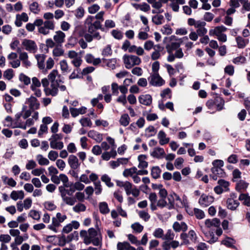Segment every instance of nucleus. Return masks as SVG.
Instances as JSON below:
<instances>
[{
	"label": "nucleus",
	"instance_id": "nucleus-33",
	"mask_svg": "<svg viewBox=\"0 0 250 250\" xmlns=\"http://www.w3.org/2000/svg\"><path fill=\"white\" fill-rule=\"evenodd\" d=\"M132 6L136 9H140L144 12H147L150 9V6L146 3L143 4L132 3Z\"/></svg>",
	"mask_w": 250,
	"mask_h": 250
},
{
	"label": "nucleus",
	"instance_id": "nucleus-32",
	"mask_svg": "<svg viewBox=\"0 0 250 250\" xmlns=\"http://www.w3.org/2000/svg\"><path fill=\"white\" fill-rule=\"evenodd\" d=\"M130 120V117L127 114H124L121 116L119 122L121 125L126 126L129 125Z\"/></svg>",
	"mask_w": 250,
	"mask_h": 250
},
{
	"label": "nucleus",
	"instance_id": "nucleus-14",
	"mask_svg": "<svg viewBox=\"0 0 250 250\" xmlns=\"http://www.w3.org/2000/svg\"><path fill=\"white\" fill-rule=\"evenodd\" d=\"M68 163L72 169H76L80 166V163L77 157L74 155H70L68 159Z\"/></svg>",
	"mask_w": 250,
	"mask_h": 250
},
{
	"label": "nucleus",
	"instance_id": "nucleus-40",
	"mask_svg": "<svg viewBox=\"0 0 250 250\" xmlns=\"http://www.w3.org/2000/svg\"><path fill=\"white\" fill-rule=\"evenodd\" d=\"M218 184L220 186L222 187L225 191L229 190V183L225 180L220 179L218 181Z\"/></svg>",
	"mask_w": 250,
	"mask_h": 250
},
{
	"label": "nucleus",
	"instance_id": "nucleus-42",
	"mask_svg": "<svg viewBox=\"0 0 250 250\" xmlns=\"http://www.w3.org/2000/svg\"><path fill=\"white\" fill-rule=\"evenodd\" d=\"M137 169L135 167H133L129 169H125L123 172V175L125 177L132 176L134 173H136Z\"/></svg>",
	"mask_w": 250,
	"mask_h": 250
},
{
	"label": "nucleus",
	"instance_id": "nucleus-41",
	"mask_svg": "<svg viewBox=\"0 0 250 250\" xmlns=\"http://www.w3.org/2000/svg\"><path fill=\"white\" fill-rule=\"evenodd\" d=\"M164 20V17L161 15H156L153 16L152 18V21L153 23L156 25L161 24Z\"/></svg>",
	"mask_w": 250,
	"mask_h": 250
},
{
	"label": "nucleus",
	"instance_id": "nucleus-28",
	"mask_svg": "<svg viewBox=\"0 0 250 250\" xmlns=\"http://www.w3.org/2000/svg\"><path fill=\"white\" fill-rule=\"evenodd\" d=\"M248 186V183L244 180H239L236 185V190L240 192L246 189Z\"/></svg>",
	"mask_w": 250,
	"mask_h": 250
},
{
	"label": "nucleus",
	"instance_id": "nucleus-37",
	"mask_svg": "<svg viewBox=\"0 0 250 250\" xmlns=\"http://www.w3.org/2000/svg\"><path fill=\"white\" fill-rule=\"evenodd\" d=\"M224 100L220 97H217L215 99V105L218 111H221L224 108Z\"/></svg>",
	"mask_w": 250,
	"mask_h": 250
},
{
	"label": "nucleus",
	"instance_id": "nucleus-59",
	"mask_svg": "<svg viewBox=\"0 0 250 250\" xmlns=\"http://www.w3.org/2000/svg\"><path fill=\"white\" fill-rule=\"evenodd\" d=\"M156 132L155 129L153 126H149L146 129V133L148 137L154 136Z\"/></svg>",
	"mask_w": 250,
	"mask_h": 250
},
{
	"label": "nucleus",
	"instance_id": "nucleus-16",
	"mask_svg": "<svg viewBox=\"0 0 250 250\" xmlns=\"http://www.w3.org/2000/svg\"><path fill=\"white\" fill-rule=\"evenodd\" d=\"M227 28L224 26H218L215 27L214 29H211L209 31V35L211 36H216L218 37L223 34V32L226 31Z\"/></svg>",
	"mask_w": 250,
	"mask_h": 250
},
{
	"label": "nucleus",
	"instance_id": "nucleus-1",
	"mask_svg": "<svg viewBox=\"0 0 250 250\" xmlns=\"http://www.w3.org/2000/svg\"><path fill=\"white\" fill-rule=\"evenodd\" d=\"M80 235L83 238V243L86 245L91 243L95 246L102 245V235L99 230H97L93 228H89L88 231L82 230Z\"/></svg>",
	"mask_w": 250,
	"mask_h": 250
},
{
	"label": "nucleus",
	"instance_id": "nucleus-57",
	"mask_svg": "<svg viewBox=\"0 0 250 250\" xmlns=\"http://www.w3.org/2000/svg\"><path fill=\"white\" fill-rule=\"evenodd\" d=\"M80 123L83 126H89L92 125V122L91 120L88 118H82L80 121Z\"/></svg>",
	"mask_w": 250,
	"mask_h": 250
},
{
	"label": "nucleus",
	"instance_id": "nucleus-58",
	"mask_svg": "<svg viewBox=\"0 0 250 250\" xmlns=\"http://www.w3.org/2000/svg\"><path fill=\"white\" fill-rule=\"evenodd\" d=\"M13 76V70L12 69H8L4 72L3 77L8 80H11Z\"/></svg>",
	"mask_w": 250,
	"mask_h": 250
},
{
	"label": "nucleus",
	"instance_id": "nucleus-17",
	"mask_svg": "<svg viewBox=\"0 0 250 250\" xmlns=\"http://www.w3.org/2000/svg\"><path fill=\"white\" fill-rule=\"evenodd\" d=\"M235 41L237 43V47L239 48H244L249 43V40L241 36H238L235 38Z\"/></svg>",
	"mask_w": 250,
	"mask_h": 250
},
{
	"label": "nucleus",
	"instance_id": "nucleus-46",
	"mask_svg": "<svg viewBox=\"0 0 250 250\" xmlns=\"http://www.w3.org/2000/svg\"><path fill=\"white\" fill-rule=\"evenodd\" d=\"M61 69L63 73H68L69 72L68 65L66 60H63L60 62Z\"/></svg>",
	"mask_w": 250,
	"mask_h": 250
},
{
	"label": "nucleus",
	"instance_id": "nucleus-56",
	"mask_svg": "<svg viewBox=\"0 0 250 250\" xmlns=\"http://www.w3.org/2000/svg\"><path fill=\"white\" fill-rule=\"evenodd\" d=\"M153 234L156 238L163 239L164 237V231L162 229L158 228L154 230Z\"/></svg>",
	"mask_w": 250,
	"mask_h": 250
},
{
	"label": "nucleus",
	"instance_id": "nucleus-36",
	"mask_svg": "<svg viewBox=\"0 0 250 250\" xmlns=\"http://www.w3.org/2000/svg\"><path fill=\"white\" fill-rule=\"evenodd\" d=\"M239 200L243 201V203L246 206H250V196L247 194L242 193L239 196Z\"/></svg>",
	"mask_w": 250,
	"mask_h": 250
},
{
	"label": "nucleus",
	"instance_id": "nucleus-64",
	"mask_svg": "<svg viewBox=\"0 0 250 250\" xmlns=\"http://www.w3.org/2000/svg\"><path fill=\"white\" fill-rule=\"evenodd\" d=\"M19 79L26 85H28L30 83V79L23 74H21L20 75Z\"/></svg>",
	"mask_w": 250,
	"mask_h": 250
},
{
	"label": "nucleus",
	"instance_id": "nucleus-2",
	"mask_svg": "<svg viewBox=\"0 0 250 250\" xmlns=\"http://www.w3.org/2000/svg\"><path fill=\"white\" fill-rule=\"evenodd\" d=\"M48 78L51 82L50 86L44 89L46 96H55L58 94L59 84L63 83V77L58 74L57 70H53L48 75Z\"/></svg>",
	"mask_w": 250,
	"mask_h": 250
},
{
	"label": "nucleus",
	"instance_id": "nucleus-61",
	"mask_svg": "<svg viewBox=\"0 0 250 250\" xmlns=\"http://www.w3.org/2000/svg\"><path fill=\"white\" fill-rule=\"evenodd\" d=\"M124 188L125 191L126 195H129L130 194V191L133 188V186L130 182L125 181Z\"/></svg>",
	"mask_w": 250,
	"mask_h": 250
},
{
	"label": "nucleus",
	"instance_id": "nucleus-6",
	"mask_svg": "<svg viewBox=\"0 0 250 250\" xmlns=\"http://www.w3.org/2000/svg\"><path fill=\"white\" fill-rule=\"evenodd\" d=\"M55 29V23L53 21H45L43 25L38 28V31L40 33L44 35L49 34L50 30Z\"/></svg>",
	"mask_w": 250,
	"mask_h": 250
},
{
	"label": "nucleus",
	"instance_id": "nucleus-8",
	"mask_svg": "<svg viewBox=\"0 0 250 250\" xmlns=\"http://www.w3.org/2000/svg\"><path fill=\"white\" fill-rule=\"evenodd\" d=\"M148 79L150 84L154 86H161L165 83V81L158 73H154Z\"/></svg>",
	"mask_w": 250,
	"mask_h": 250
},
{
	"label": "nucleus",
	"instance_id": "nucleus-19",
	"mask_svg": "<svg viewBox=\"0 0 250 250\" xmlns=\"http://www.w3.org/2000/svg\"><path fill=\"white\" fill-rule=\"evenodd\" d=\"M139 101L140 104L148 106L152 103V97L149 94L142 95L139 96Z\"/></svg>",
	"mask_w": 250,
	"mask_h": 250
},
{
	"label": "nucleus",
	"instance_id": "nucleus-53",
	"mask_svg": "<svg viewBox=\"0 0 250 250\" xmlns=\"http://www.w3.org/2000/svg\"><path fill=\"white\" fill-rule=\"evenodd\" d=\"M84 9L82 6L79 7L75 11V15L78 19L82 18L84 15Z\"/></svg>",
	"mask_w": 250,
	"mask_h": 250
},
{
	"label": "nucleus",
	"instance_id": "nucleus-15",
	"mask_svg": "<svg viewBox=\"0 0 250 250\" xmlns=\"http://www.w3.org/2000/svg\"><path fill=\"white\" fill-rule=\"evenodd\" d=\"M80 227V223L77 221H72L70 223L64 226L62 229V232L68 233L70 232L73 229H77Z\"/></svg>",
	"mask_w": 250,
	"mask_h": 250
},
{
	"label": "nucleus",
	"instance_id": "nucleus-30",
	"mask_svg": "<svg viewBox=\"0 0 250 250\" xmlns=\"http://www.w3.org/2000/svg\"><path fill=\"white\" fill-rule=\"evenodd\" d=\"M1 179L5 185H8L12 187H15L17 184L16 182L12 178H9L5 175L1 176Z\"/></svg>",
	"mask_w": 250,
	"mask_h": 250
},
{
	"label": "nucleus",
	"instance_id": "nucleus-31",
	"mask_svg": "<svg viewBox=\"0 0 250 250\" xmlns=\"http://www.w3.org/2000/svg\"><path fill=\"white\" fill-rule=\"evenodd\" d=\"M100 212L103 214H106L109 212L110 210L107 203L105 202H100L99 205Z\"/></svg>",
	"mask_w": 250,
	"mask_h": 250
},
{
	"label": "nucleus",
	"instance_id": "nucleus-50",
	"mask_svg": "<svg viewBox=\"0 0 250 250\" xmlns=\"http://www.w3.org/2000/svg\"><path fill=\"white\" fill-rule=\"evenodd\" d=\"M112 53V51L111 49V45H106L103 49L102 51V55L104 57H107L109 56H111Z\"/></svg>",
	"mask_w": 250,
	"mask_h": 250
},
{
	"label": "nucleus",
	"instance_id": "nucleus-62",
	"mask_svg": "<svg viewBox=\"0 0 250 250\" xmlns=\"http://www.w3.org/2000/svg\"><path fill=\"white\" fill-rule=\"evenodd\" d=\"M48 158L52 161H55L58 157V153L54 150H51L48 154Z\"/></svg>",
	"mask_w": 250,
	"mask_h": 250
},
{
	"label": "nucleus",
	"instance_id": "nucleus-43",
	"mask_svg": "<svg viewBox=\"0 0 250 250\" xmlns=\"http://www.w3.org/2000/svg\"><path fill=\"white\" fill-rule=\"evenodd\" d=\"M101 180L108 187H112L114 185L111 182V178L107 174L103 175L101 177Z\"/></svg>",
	"mask_w": 250,
	"mask_h": 250
},
{
	"label": "nucleus",
	"instance_id": "nucleus-12",
	"mask_svg": "<svg viewBox=\"0 0 250 250\" xmlns=\"http://www.w3.org/2000/svg\"><path fill=\"white\" fill-rule=\"evenodd\" d=\"M211 174L210 176L215 181L218 178L224 177L226 173L222 168L219 167H212L211 169Z\"/></svg>",
	"mask_w": 250,
	"mask_h": 250
},
{
	"label": "nucleus",
	"instance_id": "nucleus-51",
	"mask_svg": "<svg viewBox=\"0 0 250 250\" xmlns=\"http://www.w3.org/2000/svg\"><path fill=\"white\" fill-rule=\"evenodd\" d=\"M80 68H75L69 77V79H74L80 78Z\"/></svg>",
	"mask_w": 250,
	"mask_h": 250
},
{
	"label": "nucleus",
	"instance_id": "nucleus-13",
	"mask_svg": "<svg viewBox=\"0 0 250 250\" xmlns=\"http://www.w3.org/2000/svg\"><path fill=\"white\" fill-rule=\"evenodd\" d=\"M205 224L208 228L213 229L219 228L221 223L219 219L214 218L212 219H208L206 220Z\"/></svg>",
	"mask_w": 250,
	"mask_h": 250
},
{
	"label": "nucleus",
	"instance_id": "nucleus-63",
	"mask_svg": "<svg viewBox=\"0 0 250 250\" xmlns=\"http://www.w3.org/2000/svg\"><path fill=\"white\" fill-rule=\"evenodd\" d=\"M117 60L116 59H111L107 61V66L111 69H114L116 67Z\"/></svg>",
	"mask_w": 250,
	"mask_h": 250
},
{
	"label": "nucleus",
	"instance_id": "nucleus-34",
	"mask_svg": "<svg viewBox=\"0 0 250 250\" xmlns=\"http://www.w3.org/2000/svg\"><path fill=\"white\" fill-rule=\"evenodd\" d=\"M235 243V241L230 238L227 237L225 239L222 241L221 244L226 246L228 248H232L234 247V244Z\"/></svg>",
	"mask_w": 250,
	"mask_h": 250
},
{
	"label": "nucleus",
	"instance_id": "nucleus-26",
	"mask_svg": "<svg viewBox=\"0 0 250 250\" xmlns=\"http://www.w3.org/2000/svg\"><path fill=\"white\" fill-rule=\"evenodd\" d=\"M24 197V192L22 190H13L10 194V197L14 201L18 199H22Z\"/></svg>",
	"mask_w": 250,
	"mask_h": 250
},
{
	"label": "nucleus",
	"instance_id": "nucleus-18",
	"mask_svg": "<svg viewBox=\"0 0 250 250\" xmlns=\"http://www.w3.org/2000/svg\"><path fill=\"white\" fill-rule=\"evenodd\" d=\"M172 227L173 229L176 232H180L181 231L185 232L188 229V226L184 222H182L181 223L175 222L173 224Z\"/></svg>",
	"mask_w": 250,
	"mask_h": 250
},
{
	"label": "nucleus",
	"instance_id": "nucleus-11",
	"mask_svg": "<svg viewBox=\"0 0 250 250\" xmlns=\"http://www.w3.org/2000/svg\"><path fill=\"white\" fill-rule=\"evenodd\" d=\"M214 201V197L212 196L202 194L199 199V204L202 207H207Z\"/></svg>",
	"mask_w": 250,
	"mask_h": 250
},
{
	"label": "nucleus",
	"instance_id": "nucleus-35",
	"mask_svg": "<svg viewBox=\"0 0 250 250\" xmlns=\"http://www.w3.org/2000/svg\"><path fill=\"white\" fill-rule=\"evenodd\" d=\"M36 160L39 164L41 166H47L49 164V160L41 154H38L37 155Z\"/></svg>",
	"mask_w": 250,
	"mask_h": 250
},
{
	"label": "nucleus",
	"instance_id": "nucleus-52",
	"mask_svg": "<svg viewBox=\"0 0 250 250\" xmlns=\"http://www.w3.org/2000/svg\"><path fill=\"white\" fill-rule=\"evenodd\" d=\"M82 62L83 60L80 57H78L71 61V63L73 64L76 68H80V66L81 65Z\"/></svg>",
	"mask_w": 250,
	"mask_h": 250
},
{
	"label": "nucleus",
	"instance_id": "nucleus-20",
	"mask_svg": "<svg viewBox=\"0 0 250 250\" xmlns=\"http://www.w3.org/2000/svg\"><path fill=\"white\" fill-rule=\"evenodd\" d=\"M165 154L164 149L159 147L154 148L153 151L151 153V155L154 158L161 159L163 158Z\"/></svg>",
	"mask_w": 250,
	"mask_h": 250
},
{
	"label": "nucleus",
	"instance_id": "nucleus-29",
	"mask_svg": "<svg viewBox=\"0 0 250 250\" xmlns=\"http://www.w3.org/2000/svg\"><path fill=\"white\" fill-rule=\"evenodd\" d=\"M50 141V147L52 149H62L64 146L63 143L62 142H58L57 141L49 139Z\"/></svg>",
	"mask_w": 250,
	"mask_h": 250
},
{
	"label": "nucleus",
	"instance_id": "nucleus-60",
	"mask_svg": "<svg viewBox=\"0 0 250 250\" xmlns=\"http://www.w3.org/2000/svg\"><path fill=\"white\" fill-rule=\"evenodd\" d=\"M63 50L60 47H56L53 50V55L55 57H60L63 54Z\"/></svg>",
	"mask_w": 250,
	"mask_h": 250
},
{
	"label": "nucleus",
	"instance_id": "nucleus-24",
	"mask_svg": "<svg viewBox=\"0 0 250 250\" xmlns=\"http://www.w3.org/2000/svg\"><path fill=\"white\" fill-rule=\"evenodd\" d=\"M86 108L84 106H82L79 108H70V112L73 117H76L79 114H83L86 113Z\"/></svg>",
	"mask_w": 250,
	"mask_h": 250
},
{
	"label": "nucleus",
	"instance_id": "nucleus-9",
	"mask_svg": "<svg viewBox=\"0 0 250 250\" xmlns=\"http://www.w3.org/2000/svg\"><path fill=\"white\" fill-rule=\"evenodd\" d=\"M25 104L28 105V108L32 110V111L39 109L40 107V102L36 98L33 96H31L27 99Z\"/></svg>",
	"mask_w": 250,
	"mask_h": 250
},
{
	"label": "nucleus",
	"instance_id": "nucleus-3",
	"mask_svg": "<svg viewBox=\"0 0 250 250\" xmlns=\"http://www.w3.org/2000/svg\"><path fill=\"white\" fill-rule=\"evenodd\" d=\"M59 191L62 201L67 205L73 206L76 202L74 197H71L76 191L73 184H69L68 187L60 186Z\"/></svg>",
	"mask_w": 250,
	"mask_h": 250
},
{
	"label": "nucleus",
	"instance_id": "nucleus-22",
	"mask_svg": "<svg viewBox=\"0 0 250 250\" xmlns=\"http://www.w3.org/2000/svg\"><path fill=\"white\" fill-rule=\"evenodd\" d=\"M85 59L87 63H92L94 65H98L101 62V60L100 58H95L91 54H86L85 56Z\"/></svg>",
	"mask_w": 250,
	"mask_h": 250
},
{
	"label": "nucleus",
	"instance_id": "nucleus-47",
	"mask_svg": "<svg viewBox=\"0 0 250 250\" xmlns=\"http://www.w3.org/2000/svg\"><path fill=\"white\" fill-rule=\"evenodd\" d=\"M44 207L46 209L49 211H53L57 208L56 206L52 202L50 201L45 202L44 203Z\"/></svg>",
	"mask_w": 250,
	"mask_h": 250
},
{
	"label": "nucleus",
	"instance_id": "nucleus-55",
	"mask_svg": "<svg viewBox=\"0 0 250 250\" xmlns=\"http://www.w3.org/2000/svg\"><path fill=\"white\" fill-rule=\"evenodd\" d=\"M59 179H60V181H62L63 183V186L65 187H68L69 183H68V178L67 176L64 174H61L59 175Z\"/></svg>",
	"mask_w": 250,
	"mask_h": 250
},
{
	"label": "nucleus",
	"instance_id": "nucleus-54",
	"mask_svg": "<svg viewBox=\"0 0 250 250\" xmlns=\"http://www.w3.org/2000/svg\"><path fill=\"white\" fill-rule=\"evenodd\" d=\"M131 228L136 232L140 233L142 231L144 227L139 223H135L132 224Z\"/></svg>",
	"mask_w": 250,
	"mask_h": 250
},
{
	"label": "nucleus",
	"instance_id": "nucleus-23",
	"mask_svg": "<svg viewBox=\"0 0 250 250\" xmlns=\"http://www.w3.org/2000/svg\"><path fill=\"white\" fill-rule=\"evenodd\" d=\"M158 138L159 140V144L162 146L167 144L169 141V138L167 137L166 134L163 130L159 132Z\"/></svg>",
	"mask_w": 250,
	"mask_h": 250
},
{
	"label": "nucleus",
	"instance_id": "nucleus-44",
	"mask_svg": "<svg viewBox=\"0 0 250 250\" xmlns=\"http://www.w3.org/2000/svg\"><path fill=\"white\" fill-rule=\"evenodd\" d=\"M174 236L175 234L172 231V230L171 229H168L165 235H164L163 239L167 241L172 240L174 239Z\"/></svg>",
	"mask_w": 250,
	"mask_h": 250
},
{
	"label": "nucleus",
	"instance_id": "nucleus-27",
	"mask_svg": "<svg viewBox=\"0 0 250 250\" xmlns=\"http://www.w3.org/2000/svg\"><path fill=\"white\" fill-rule=\"evenodd\" d=\"M35 58L38 62V65L40 69H43L45 67L44 60L45 55L44 54H38L35 56Z\"/></svg>",
	"mask_w": 250,
	"mask_h": 250
},
{
	"label": "nucleus",
	"instance_id": "nucleus-48",
	"mask_svg": "<svg viewBox=\"0 0 250 250\" xmlns=\"http://www.w3.org/2000/svg\"><path fill=\"white\" fill-rule=\"evenodd\" d=\"M28 215L33 219L36 220H39L41 218L40 212L35 210H31Z\"/></svg>",
	"mask_w": 250,
	"mask_h": 250
},
{
	"label": "nucleus",
	"instance_id": "nucleus-45",
	"mask_svg": "<svg viewBox=\"0 0 250 250\" xmlns=\"http://www.w3.org/2000/svg\"><path fill=\"white\" fill-rule=\"evenodd\" d=\"M194 213L196 217L198 219H203L205 216L204 212L202 210L197 208H194Z\"/></svg>",
	"mask_w": 250,
	"mask_h": 250
},
{
	"label": "nucleus",
	"instance_id": "nucleus-38",
	"mask_svg": "<svg viewBox=\"0 0 250 250\" xmlns=\"http://www.w3.org/2000/svg\"><path fill=\"white\" fill-rule=\"evenodd\" d=\"M30 10L33 13L37 14L40 11L39 5L37 2L34 1L31 3L29 5Z\"/></svg>",
	"mask_w": 250,
	"mask_h": 250
},
{
	"label": "nucleus",
	"instance_id": "nucleus-5",
	"mask_svg": "<svg viewBox=\"0 0 250 250\" xmlns=\"http://www.w3.org/2000/svg\"><path fill=\"white\" fill-rule=\"evenodd\" d=\"M123 60L125 66L127 69H130L134 65H138L141 62L140 58L135 55H125L123 57Z\"/></svg>",
	"mask_w": 250,
	"mask_h": 250
},
{
	"label": "nucleus",
	"instance_id": "nucleus-10",
	"mask_svg": "<svg viewBox=\"0 0 250 250\" xmlns=\"http://www.w3.org/2000/svg\"><path fill=\"white\" fill-rule=\"evenodd\" d=\"M22 44L27 51L31 53H34L37 50V46L35 42L32 40L24 39L22 42Z\"/></svg>",
	"mask_w": 250,
	"mask_h": 250
},
{
	"label": "nucleus",
	"instance_id": "nucleus-39",
	"mask_svg": "<svg viewBox=\"0 0 250 250\" xmlns=\"http://www.w3.org/2000/svg\"><path fill=\"white\" fill-rule=\"evenodd\" d=\"M161 170L159 167H153L151 169V175L155 179L160 177Z\"/></svg>",
	"mask_w": 250,
	"mask_h": 250
},
{
	"label": "nucleus",
	"instance_id": "nucleus-25",
	"mask_svg": "<svg viewBox=\"0 0 250 250\" xmlns=\"http://www.w3.org/2000/svg\"><path fill=\"white\" fill-rule=\"evenodd\" d=\"M88 136L98 143H100L103 140L102 134L94 130L89 131L88 133Z\"/></svg>",
	"mask_w": 250,
	"mask_h": 250
},
{
	"label": "nucleus",
	"instance_id": "nucleus-21",
	"mask_svg": "<svg viewBox=\"0 0 250 250\" xmlns=\"http://www.w3.org/2000/svg\"><path fill=\"white\" fill-rule=\"evenodd\" d=\"M65 37V35L63 32L58 31L55 32V35L54 36L53 39L57 43L62 44L64 42Z\"/></svg>",
	"mask_w": 250,
	"mask_h": 250
},
{
	"label": "nucleus",
	"instance_id": "nucleus-49",
	"mask_svg": "<svg viewBox=\"0 0 250 250\" xmlns=\"http://www.w3.org/2000/svg\"><path fill=\"white\" fill-rule=\"evenodd\" d=\"M73 209L76 212L84 211L86 209V207L84 204L82 203H78L73 208Z\"/></svg>",
	"mask_w": 250,
	"mask_h": 250
},
{
	"label": "nucleus",
	"instance_id": "nucleus-4",
	"mask_svg": "<svg viewBox=\"0 0 250 250\" xmlns=\"http://www.w3.org/2000/svg\"><path fill=\"white\" fill-rule=\"evenodd\" d=\"M85 27L89 33L93 34L96 30L101 28V21H94L93 16H89L85 21Z\"/></svg>",
	"mask_w": 250,
	"mask_h": 250
},
{
	"label": "nucleus",
	"instance_id": "nucleus-7",
	"mask_svg": "<svg viewBox=\"0 0 250 250\" xmlns=\"http://www.w3.org/2000/svg\"><path fill=\"white\" fill-rule=\"evenodd\" d=\"M237 196L235 193L230 194L229 197L227 200V206L228 209L234 210L239 206L240 203L237 199Z\"/></svg>",
	"mask_w": 250,
	"mask_h": 250
}]
</instances>
